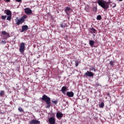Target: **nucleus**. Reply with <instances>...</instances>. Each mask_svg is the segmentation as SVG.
<instances>
[{
  "instance_id": "obj_15",
  "label": "nucleus",
  "mask_w": 124,
  "mask_h": 124,
  "mask_svg": "<svg viewBox=\"0 0 124 124\" xmlns=\"http://www.w3.org/2000/svg\"><path fill=\"white\" fill-rule=\"evenodd\" d=\"M62 92L63 94H65V92H66V87L63 86L61 89Z\"/></svg>"
},
{
  "instance_id": "obj_27",
  "label": "nucleus",
  "mask_w": 124,
  "mask_h": 124,
  "mask_svg": "<svg viewBox=\"0 0 124 124\" xmlns=\"http://www.w3.org/2000/svg\"><path fill=\"white\" fill-rule=\"evenodd\" d=\"M4 94V91H1L0 93V96H2V95H3Z\"/></svg>"
},
{
  "instance_id": "obj_6",
  "label": "nucleus",
  "mask_w": 124,
  "mask_h": 124,
  "mask_svg": "<svg viewBox=\"0 0 124 124\" xmlns=\"http://www.w3.org/2000/svg\"><path fill=\"white\" fill-rule=\"evenodd\" d=\"M24 12H25L27 15H31L32 13V11L30 8H26L24 9Z\"/></svg>"
},
{
  "instance_id": "obj_7",
  "label": "nucleus",
  "mask_w": 124,
  "mask_h": 124,
  "mask_svg": "<svg viewBox=\"0 0 124 124\" xmlns=\"http://www.w3.org/2000/svg\"><path fill=\"white\" fill-rule=\"evenodd\" d=\"M48 122L50 124H56V119L55 118L51 117L49 118Z\"/></svg>"
},
{
  "instance_id": "obj_19",
  "label": "nucleus",
  "mask_w": 124,
  "mask_h": 124,
  "mask_svg": "<svg viewBox=\"0 0 124 124\" xmlns=\"http://www.w3.org/2000/svg\"><path fill=\"white\" fill-rule=\"evenodd\" d=\"M93 12H96L97 11V7L95 6L93 8Z\"/></svg>"
},
{
  "instance_id": "obj_4",
  "label": "nucleus",
  "mask_w": 124,
  "mask_h": 124,
  "mask_svg": "<svg viewBox=\"0 0 124 124\" xmlns=\"http://www.w3.org/2000/svg\"><path fill=\"white\" fill-rule=\"evenodd\" d=\"M25 43H21L19 46V52L22 55H24V52H25Z\"/></svg>"
},
{
  "instance_id": "obj_10",
  "label": "nucleus",
  "mask_w": 124,
  "mask_h": 124,
  "mask_svg": "<svg viewBox=\"0 0 124 124\" xmlns=\"http://www.w3.org/2000/svg\"><path fill=\"white\" fill-rule=\"evenodd\" d=\"M4 14L7 16H12V13H11V11L10 10H5L4 11Z\"/></svg>"
},
{
  "instance_id": "obj_33",
  "label": "nucleus",
  "mask_w": 124,
  "mask_h": 124,
  "mask_svg": "<svg viewBox=\"0 0 124 124\" xmlns=\"http://www.w3.org/2000/svg\"><path fill=\"white\" fill-rule=\"evenodd\" d=\"M16 1L17 2H21V1H22V0H16Z\"/></svg>"
},
{
  "instance_id": "obj_13",
  "label": "nucleus",
  "mask_w": 124,
  "mask_h": 124,
  "mask_svg": "<svg viewBox=\"0 0 124 124\" xmlns=\"http://www.w3.org/2000/svg\"><path fill=\"white\" fill-rule=\"evenodd\" d=\"M66 94L69 97H73V96H74V93L72 92H68Z\"/></svg>"
},
{
  "instance_id": "obj_31",
  "label": "nucleus",
  "mask_w": 124,
  "mask_h": 124,
  "mask_svg": "<svg viewBox=\"0 0 124 124\" xmlns=\"http://www.w3.org/2000/svg\"><path fill=\"white\" fill-rule=\"evenodd\" d=\"M98 86H101V85H99V83H98L95 84V87H98Z\"/></svg>"
},
{
  "instance_id": "obj_29",
  "label": "nucleus",
  "mask_w": 124,
  "mask_h": 124,
  "mask_svg": "<svg viewBox=\"0 0 124 124\" xmlns=\"http://www.w3.org/2000/svg\"><path fill=\"white\" fill-rule=\"evenodd\" d=\"M109 64H110V65H111V66H114V62L110 61L109 62Z\"/></svg>"
},
{
  "instance_id": "obj_30",
  "label": "nucleus",
  "mask_w": 124,
  "mask_h": 124,
  "mask_svg": "<svg viewBox=\"0 0 124 124\" xmlns=\"http://www.w3.org/2000/svg\"><path fill=\"white\" fill-rule=\"evenodd\" d=\"M75 64H76V66H78V65H79V62L78 61H76L75 62Z\"/></svg>"
},
{
  "instance_id": "obj_36",
  "label": "nucleus",
  "mask_w": 124,
  "mask_h": 124,
  "mask_svg": "<svg viewBox=\"0 0 124 124\" xmlns=\"http://www.w3.org/2000/svg\"><path fill=\"white\" fill-rule=\"evenodd\" d=\"M119 0V1H123V0Z\"/></svg>"
},
{
  "instance_id": "obj_24",
  "label": "nucleus",
  "mask_w": 124,
  "mask_h": 124,
  "mask_svg": "<svg viewBox=\"0 0 124 124\" xmlns=\"http://www.w3.org/2000/svg\"><path fill=\"white\" fill-rule=\"evenodd\" d=\"M116 3H111V4H110V6H111V7H113V8L116 7Z\"/></svg>"
},
{
  "instance_id": "obj_9",
  "label": "nucleus",
  "mask_w": 124,
  "mask_h": 124,
  "mask_svg": "<svg viewBox=\"0 0 124 124\" xmlns=\"http://www.w3.org/2000/svg\"><path fill=\"white\" fill-rule=\"evenodd\" d=\"M28 29H29V27H28L27 25L22 26L21 32H24V31H28Z\"/></svg>"
},
{
  "instance_id": "obj_16",
  "label": "nucleus",
  "mask_w": 124,
  "mask_h": 124,
  "mask_svg": "<svg viewBox=\"0 0 124 124\" xmlns=\"http://www.w3.org/2000/svg\"><path fill=\"white\" fill-rule=\"evenodd\" d=\"M89 44H90V46L91 47H93V45H94V41L90 40L89 41Z\"/></svg>"
},
{
  "instance_id": "obj_3",
  "label": "nucleus",
  "mask_w": 124,
  "mask_h": 124,
  "mask_svg": "<svg viewBox=\"0 0 124 124\" xmlns=\"http://www.w3.org/2000/svg\"><path fill=\"white\" fill-rule=\"evenodd\" d=\"M27 15H24L22 17L20 18V19L16 20V24L17 26H19V25H22L24 22H25V19H27Z\"/></svg>"
},
{
  "instance_id": "obj_17",
  "label": "nucleus",
  "mask_w": 124,
  "mask_h": 124,
  "mask_svg": "<svg viewBox=\"0 0 124 124\" xmlns=\"http://www.w3.org/2000/svg\"><path fill=\"white\" fill-rule=\"evenodd\" d=\"M90 70L91 71H94V72H95V71H96V69H95V67L93 66L90 68Z\"/></svg>"
},
{
  "instance_id": "obj_26",
  "label": "nucleus",
  "mask_w": 124,
  "mask_h": 124,
  "mask_svg": "<svg viewBox=\"0 0 124 124\" xmlns=\"http://www.w3.org/2000/svg\"><path fill=\"white\" fill-rule=\"evenodd\" d=\"M18 110L19 112H23V111H24L21 107L18 108Z\"/></svg>"
},
{
  "instance_id": "obj_23",
  "label": "nucleus",
  "mask_w": 124,
  "mask_h": 124,
  "mask_svg": "<svg viewBox=\"0 0 124 124\" xmlns=\"http://www.w3.org/2000/svg\"><path fill=\"white\" fill-rule=\"evenodd\" d=\"M52 103H53L54 104H57L58 103V102H59V100H56L55 101H52Z\"/></svg>"
},
{
  "instance_id": "obj_21",
  "label": "nucleus",
  "mask_w": 124,
  "mask_h": 124,
  "mask_svg": "<svg viewBox=\"0 0 124 124\" xmlns=\"http://www.w3.org/2000/svg\"><path fill=\"white\" fill-rule=\"evenodd\" d=\"M70 7H66L65 8V12H67V11H69V10H70Z\"/></svg>"
},
{
  "instance_id": "obj_18",
  "label": "nucleus",
  "mask_w": 124,
  "mask_h": 124,
  "mask_svg": "<svg viewBox=\"0 0 124 124\" xmlns=\"http://www.w3.org/2000/svg\"><path fill=\"white\" fill-rule=\"evenodd\" d=\"M99 107L100 108H103L104 107V103L102 102L99 105Z\"/></svg>"
},
{
  "instance_id": "obj_25",
  "label": "nucleus",
  "mask_w": 124,
  "mask_h": 124,
  "mask_svg": "<svg viewBox=\"0 0 124 124\" xmlns=\"http://www.w3.org/2000/svg\"><path fill=\"white\" fill-rule=\"evenodd\" d=\"M6 16H1V19L2 20H5L6 19Z\"/></svg>"
},
{
  "instance_id": "obj_22",
  "label": "nucleus",
  "mask_w": 124,
  "mask_h": 124,
  "mask_svg": "<svg viewBox=\"0 0 124 124\" xmlns=\"http://www.w3.org/2000/svg\"><path fill=\"white\" fill-rule=\"evenodd\" d=\"M12 16H8L7 17V21H10V20H11Z\"/></svg>"
},
{
  "instance_id": "obj_20",
  "label": "nucleus",
  "mask_w": 124,
  "mask_h": 124,
  "mask_svg": "<svg viewBox=\"0 0 124 124\" xmlns=\"http://www.w3.org/2000/svg\"><path fill=\"white\" fill-rule=\"evenodd\" d=\"M89 8V5H87L85 7V10H86V11L88 12V11H89V10H90V9Z\"/></svg>"
},
{
  "instance_id": "obj_28",
  "label": "nucleus",
  "mask_w": 124,
  "mask_h": 124,
  "mask_svg": "<svg viewBox=\"0 0 124 124\" xmlns=\"http://www.w3.org/2000/svg\"><path fill=\"white\" fill-rule=\"evenodd\" d=\"M97 20H101V16L99 15L96 17Z\"/></svg>"
},
{
  "instance_id": "obj_1",
  "label": "nucleus",
  "mask_w": 124,
  "mask_h": 124,
  "mask_svg": "<svg viewBox=\"0 0 124 124\" xmlns=\"http://www.w3.org/2000/svg\"><path fill=\"white\" fill-rule=\"evenodd\" d=\"M98 5L103 8L105 10H107L109 8V4L110 3L108 1H104L103 0H99L98 1Z\"/></svg>"
},
{
  "instance_id": "obj_11",
  "label": "nucleus",
  "mask_w": 124,
  "mask_h": 124,
  "mask_svg": "<svg viewBox=\"0 0 124 124\" xmlns=\"http://www.w3.org/2000/svg\"><path fill=\"white\" fill-rule=\"evenodd\" d=\"M30 124H40V121L36 120H32L30 122Z\"/></svg>"
},
{
  "instance_id": "obj_5",
  "label": "nucleus",
  "mask_w": 124,
  "mask_h": 124,
  "mask_svg": "<svg viewBox=\"0 0 124 124\" xmlns=\"http://www.w3.org/2000/svg\"><path fill=\"white\" fill-rule=\"evenodd\" d=\"M1 34L3 35L4 39H7L8 37H10V35L9 33H7L6 31H1Z\"/></svg>"
},
{
  "instance_id": "obj_34",
  "label": "nucleus",
  "mask_w": 124,
  "mask_h": 124,
  "mask_svg": "<svg viewBox=\"0 0 124 124\" xmlns=\"http://www.w3.org/2000/svg\"><path fill=\"white\" fill-rule=\"evenodd\" d=\"M61 28H64V25H63V24H61Z\"/></svg>"
},
{
  "instance_id": "obj_14",
  "label": "nucleus",
  "mask_w": 124,
  "mask_h": 124,
  "mask_svg": "<svg viewBox=\"0 0 124 124\" xmlns=\"http://www.w3.org/2000/svg\"><path fill=\"white\" fill-rule=\"evenodd\" d=\"M89 31L91 33H96V30L93 27L89 29Z\"/></svg>"
},
{
  "instance_id": "obj_12",
  "label": "nucleus",
  "mask_w": 124,
  "mask_h": 124,
  "mask_svg": "<svg viewBox=\"0 0 124 124\" xmlns=\"http://www.w3.org/2000/svg\"><path fill=\"white\" fill-rule=\"evenodd\" d=\"M63 116V114H62V112H57L56 113V117L57 119H62Z\"/></svg>"
},
{
  "instance_id": "obj_32",
  "label": "nucleus",
  "mask_w": 124,
  "mask_h": 124,
  "mask_svg": "<svg viewBox=\"0 0 124 124\" xmlns=\"http://www.w3.org/2000/svg\"><path fill=\"white\" fill-rule=\"evenodd\" d=\"M1 43H3V44H6V42H5V41H2Z\"/></svg>"
},
{
  "instance_id": "obj_2",
  "label": "nucleus",
  "mask_w": 124,
  "mask_h": 124,
  "mask_svg": "<svg viewBox=\"0 0 124 124\" xmlns=\"http://www.w3.org/2000/svg\"><path fill=\"white\" fill-rule=\"evenodd\" d=\"M43 101L46 103V108H50L51 107V98L46 95H43L41 98Z\"/></svg>"
},
{
  "instance_id": "obj_8",
  "label": "nucleus",
  "mask_w": 124,
  "mask_h": 124,
  "mask_svg": "<svg viewBox=\"0 0 124 124\" xmlns=\"http://www.w3.org/2000/svg\"><path fill=\"white\" fill-rule=\"evenodd\" d=\"M84 76H88L89 77H93V74L91 71H87L84 74Z\"/></svg>"
},
{
  "instance_id": "obj_35",
  "label": "nucleus",
  "mask_w": 124,
  "mask_h": 124,
  "mask_svg": "<svg viewBox=\"0 0 124 124\" xmlns=\"http://www.w3.org/2000/svg\"><path fill=\"white\" fill-rule=\"evenodd\" d=\"M7 2H9L10 1V0H6Z\"/></svg>"
}]
</instances>
